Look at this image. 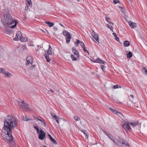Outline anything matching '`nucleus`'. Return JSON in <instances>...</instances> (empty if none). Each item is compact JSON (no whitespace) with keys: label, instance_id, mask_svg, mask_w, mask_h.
I'll return each mask as SVG.
<instances>
[{"label":"nucleus","instance_id":"nucleus-27","mask_svg":"<svg viewBox=\"0 0 147 147\" xmlns=\"http://www.w3.org/2000/svg\"><path fill=\"white\" fill-rule=\"evenodd\" d=\"M50 140L51 142H53L54 144H57V142L56 141H55V140L53 138H51V139H50Z\"/></svg>","mask_w":147,"mask_h":147},{"label":"nucleus","instance_id":"nucleus-17","mask_svg":"<svg viewBox=\"0 0 147 147\" xmlns=\"http://www.w3.org/2000/svg\"><path fill=\"white\" fill-rule=\"evenodd\" d=\"M13 24L15 23V24L10 26L11 28H15L17 26V24L18 23V22L15 20H13Z\"/></svg>","mask_w":147,"mask_h":147},{"label":"nucleus","instance_id":"nucleus-40","mask_svg":"<svg viewBox=\"0 0 147 147\" xmlns=\"http://www.w3.org/2000/svg\"><path fill=\"white\" fill-rule=\"evenodd\" d=\"M100 67L102 71H104L105 67V66H104V65H101Z\"/></svg>","mask_w":147,"mask_h":147},{"label":"nucleus","instance_id":"nucleus-61","mask_svg":"<svg viewBox=\"0 0 147 147\" xmlns=\"http://www.w3.org/2000/svg\"><path fill=\"white\" fill-rule=\"evenodd\" d=\"M26 2L28 1L31 2V0H26Z\"/></svg>","mask_w":147,"mask_h":147},{"label":"nucleus","instance_id":"nucleus-5","mask_svg":"<svg viewBox=\"0 0 147 147\" xmlns=\"http://www.w3.org/2000/svg\"><path fill=\"white\" fill-rule=\"evenodd\" d=\"M130 122L128 121L124 122V123L122 125V127L126 131H130L131 130V128L130 126Z\"/></svg>","mask_w":147,"mask_h":147},{"label":"nucleus","instance_id":"nucleus-33","mask_svg":"<svg viewBox=\"0 0 147 147\" xmlns=\"http://www.w3.org/2000/svg\"><path fill=\"white\" fill-rule=\"evenodd\" d=\"M74 119L76 121L80 120V118L76 116H74Z\"/></svg>","mask_w":147,"mask_h":147},{"label":"nucleus","instance_id":"nucleus-8","mask_svg":"<svg viewBox=\"0 0 147 147\" xmlns=\"http://www.w3.org/2000/svg\"><path fill=\"white\" fill-rule=\"evenodd\" d=\"M118 141L120 144L121 143L122 144L125 145L126 146H128L129 147V144L126 141H125L124 139L119 137L118 138Z\"/></svg>","mask_w":147,"mask_h":147},{"label":"nucleus","instance_id":"nucleus-16","mask_svg":"<svg viewBox=\"0 0 147 147\" xmlns=\"http://www.w3.org/2000/svg\"><path fill=\"white\" fill-rule=\"evenodd\" d=\"M142 71L144 74L147 75V69L145 67H142Z\"/></svg>","mask_w":147,"mask_h":147},{"label":"nucleus","instance_id":"nucleus-49","mask_svg":"<svg viewBox=\"0 0 147 147\" xmlns=\"http://www.w3.org/2000/svg\"><path fill=\"white\" fill-rule=\"evenodd\" d=\"M39 121H41L42 123H43V124H44V126L46 124L45 122L43 120H42L40 119V120Z\"/></svg>","mask_w":147,"mask_h":147},{"label":"nucleus","instance_id":"nucleus-42","mask_svg":"<svg viewBox=\"0 0 147 147\" xmlns=\"http://www.w3.org/2000/svg\"><path fill=\"white\" fill-rule=\"evenodd\" d=\"M83 49L84 50V52L85 53H87L89 54V52H88V51L87 49H86L85 47L84 48H83Z\"/></svg>","mask_w":147,"mask_h":147},{"label":"nucleus","instance_id":"nucleus-28","mask_svg":"<svg viewBox=\"0 0 147 147\" xmlns=\"http://www.w3.org/2000/svg\"><path fill=\"white\" fill-rule=\"evenodd\" d=\"M23 120L26 121H27L28 120H30V119H28L27 117L26 116V115H25L24 116H23Z\"/></svg>","mask_w":147,"mask_h":147},{"label":"nucleus","instance_id":"nucleus-9","mask_svg":"<svg viewBox=\"0 0 147 147\" xmlns=\"http://www.w3.org/2000/svg\"><path fill=\"white\" fill-rule=\"evenodd\" d=\"M91 35L98 42H99L98 34L92 30V32L91 33Z\"/></svg>","mask_w":147,"mask_h":147},{"label":"nucleus","instance_id":"nucleus-10","mask_svg":"<svg viewBox=\"0 0 147 147\" xmlns=\"http://www.w3.org/2000/svg\"><path fill=\"white\" fill-rule=\"evenodd\" d=\"M27 63L26 64V65L27 66L29 63L31 64L33 63V61L32 60V57L31 56H28L26 59Z\"/></svg>","mask_w":147,"mask_h":147},{"label":"nucleus","instance_id":"nucleus-20","mask_svg":"<svg viewBox=\"0 0 147 147\" xmlns=\"http://www.w3.org/2000/svg\"><path fill=\"white\" fill-rule=\"evenodd\" d=\"M100 60L101 59L100 58H98L94 60H91V61L94 63H100Z\"/></svg>","mask_w":147,"mask_h":147},{"label":"nucleus","instance_id":"nucleus-47","mask_svg":"<svg viewBox=\"0 0 147 147\" xmlns=\"http://www.w3.org/2000/svg\"><path fill=\"white\" fill-rule=\"evenodd\" d=\"M116 40L119 42V38L117 36L115 37Z\"/></svg>","mask_w":147,"mask_h":147},{"label":"nucleus","instance_id":"nucleus-44","mask_svg":"<svg viewBox=\"0 0 147 147\" xmlns=\"http://www.w3.org/2000/svg\"><path fill=\"white\" fill-rule=\"evenodd\" d=\"M105 20L109 22V21L110 20V18L109 17H106L105 18Z\"/></svg>","mask_w":147,"mask_h":147},{"label":"nucleus","instance_id":"nucleus-39","mask_svg":"<svg viewBox=\"0 0 147 147\" xmlns=\"http://www.w3.org/2000/svg\"><path fill=\"white\" fill-rule=\"evenodd\" d=\"M113 142L116 145H117V146H119L120 145L119 143L118 142H115V140H113Z\"/></svg>","mask_w":147,"mask_h":147},{"label":"nucleus","instance_id":"nucleus-51","mask_svg":"<svg viewBox=\"0 0 147 147\" xmlns=\"http://www.w3.org/2000/svg\"><path fill=\"white\" fill-rule=\"evenodd\" d=\"M109 24L111 25V26H113V23L112 22H108Z\"/></svg>","mask_w":147,"mask_h":147},{"label":"nucleus","instance_id":"nucleus-55","mask_svg":"<svg viewBox=\"0 0 147 147\" xmlns=\"http://www.w3.org/2000/svg\"><path fill=\"white\" fill-rule=\"evenodd\" d=\"M48 136L49 137L50 139H51V138H52V137H51V135L50 134H48Z\"/></svg>","mask_w":147,"mask_h":147},{"label":"nucleus","instance_id":"nucleus-32","mask_svg":"<svg viewBox=\"0 0 147 147\" xmlns=\"http://www.w3.org/2000/svg\"><path fill=\"white\" fill-rule=\"evenodd\" d=\"M107 26L113 32V27L112 26H110V25L107 24Z\"/></svg>","mask_w":147,"mask_h":147},{"label":"nucleus","instance_id":"nucleus-45","mask_svg":"<svg viewBox=\"0 0 147 147\" xmlns=\"http://www.w3.org/2000/svg\"><path fill=\"white\" fill-rule=\"evenodd\" d=\"M56 121H57V123H59V118L58 117H57V119H55Z\"/></svg>","mask_w":147,"mask_h":147},{"label":"nucleus","instance_id":"nucleus-12","mask_svg":"<svg viewBox=\"0 0 147 147\" xmlns=\"http://www.w3.org/2000/svg\"><path fill=\"white\" fill-rule=\"evenodd\" d=\"M129 25L131 28H134L137 27V24L131 21L129 22Z\"/></svg>","mask_w":147,"mask_h":147},{"label":"nucleus","instance_id":"nucleus-60","mask_svg":"<svg viewBox=\"0 0 147 147\" xmlns=\"http://www.w3.org/2000/svg\"><path fill=\"white\" fill-rule=\"evenodd\" d=\"M50 91H51V92L52 93H53L54 92V91L53 90H52L51 89H50Z\"/></svg>","mask_w":147,"mask_h":147},{"label":"nucleus","instance_id":"nucleus-14","mask_svg":"<svg viewBox=\"0 0 147 147\" xmlns=\"http://www.w3.org/2000/svg\"><path fill=\"white\" fill-rule=\"evenodd\" d=\"M52 48L51 47V46L50 45H49V49L48 50V51L47 52H46V54H47V55H50L52 54Z\"/></svg>","mask_w":147,"mask_h":147},{"label":"nucleus","instance_id":"nucleus-56","mask_svg":"<svg viewBox=\"0 0 147 147\" xmlns=\"http://www.w3.org/2000/svg\"><path fill=\"white\" fill-rule=\"evenodd\" d=\"M35 120H37V121H40V119L38 118H37V117H35Z\"/></svg>","mask_w":147,"mask_h":147},{"label":"nucleus","instance_id":"nucleus-15","mask_svg":"<svg viewBox=\"0 0 147 147\" xmlns=\"http://www.w3.org/2000/svg\"><path fill=\"white\" fill-rule=\"evenodd\" d=\"M49 55H48L47 54H46V52H45V57L46 59V61L47 62H49L51 60L50 59L49 57Z\"/></svg>","mask_w":147,"mask_h":147},{"label":"nucleus","instance_id":"nucleus-53","mask_svg":"<svg viewBox=\"0 0 147 147\" xmlns=\"http://www.w3.org/2000/svg\"><path fill=\"white\" fill-rule=\"evenodd\" d=\"M113 35L115 37L117 36V34L115 32H113Z\"/></svg>","mask_w":147,"mask_h":147},{"label":"nucleus","instance_id":"nucleus-43","mask_svg":"<svg viewBox=\"0 0 147 147\" xmlns=\"http://www.w3.org/2000/svg\"><path fill=\"white\" fill-rule=\"evenodd\" d=\"M81 45L83 48L85 47V44L83 42H81Z\"/></svg>","mask_w":147,"mask_h":147},{"label":"nucleus","instance_id":"nucleus-1","mask_svg":"<svg viewBox=\"0 0 147 147\" xmlns=\"http://www.w3.org/2000/svg\"><path fill=\"white\" fill-rule=\"evenodd\" d=\"M18 123L17 119L12 116H7L4 121L3 130L7 133V136L5 138L7 140L3 139L7 142L9 145V147H16L15 142L13 139L11 134V129L13 127H16Z\"/></svg>","mask_w":147,"mask_h":147},{"label":"nucleus","instance_id":"nucleus-57","mask_svg":"<svg viewBox=\"0 0 147 147\" xmlns=\"http://www.w3.org/2000/svg\"><path fill=\"white\" fill-rule=\"evenodd\" d=\"M75 44L76 45V46H78V43H77L76 41L75 42Z\"/></svg>","mask_w":147,"mask_h":147},{"label":"nucleus","instance_id":"nucleus-35","mask_svg":"<svg viewBox=\"0 0 147 147\" xmlns=\"http://www.w3.org/2000/svg\"><path fill=\"white\" fill-rule=\"evenodd\" d=\"M100 63H102L103 64L105 65L107 63L104 60L101 59Z\"/></svg>","mask_w":147,"mask_h":147},{"label":"nucleus","instance_id":"nucleus-11","mask_svg":"<svg viewBox=\"0 0 147 147\" xmlns=\"http://www.w3.org/2000/svg\"><path fill=\"white\" fill-rule=\"evenodd\" d=\"M72 49L74 54L76 55L78 58L79 57H80V55L78 50L76 49L75 47H73L72 48Z\"/></svg>","mask_w":147,"mask_h":147},{"label":"nucleus","instance_id":"nucleus-6","mask_svg":"<svg viewBox=\"0 0 147 147\" xmlns=\"http://www.w3.org/2000/svg\"><path fill=\"white\" fill-rule=\"evenodd\" d=\"M40 129L39 133L40 134L38 135V138L39 139L42 140L45 138L46 137V136L45 132L41 128Z\"/></svg>","mask_w":147,"mask_h":147},{"label":"nucleus","instance_id":"nucleus-26","mask_svg":"<svg viewBox=\"0 0 147 147\" xmlns=\"http://www.w3.org/2000/svg\"><path fill=\"white\" fill-rule=\"evenodd\" d=\"M7 136V134H6V133H5L4 132L2 133L1 134V136L3 138V139H5V140H7L5 138L6 136Z\"/></svg>","mask_w":147,"mask_h":147},{"label":"nucleus","instance_id":"nucleus-59","mask_svg":"<svg viewBox=\"0 0 147 147\" xmlns=\"http://www.w3.org/2000/svg\"><path fill=\"white\" fill-rule=\"evenodd\" d=\"M28 6L26 7H25V10H27L28 9Z\"/></svg>","mask_w":147,"mask_h":147},{"label":"nucleus","instance_id":"nucleus-18","mask_svg":"<svg viewBox=\"0 0 147 147\" xmlns=\"http://www.w3.org/2000/svg\"><path fill=\"white\" fill-rule=\"evenodd\" d=\"M44 22L47 24L50 27H51L53 25V22Z\"/></svg>","mask_w":147,"mask_h":147},{"label":"nucleus","instance_id":"nucleus-34","mask_svg":"<svg viewBox=\"0 0 147 147\" xmlns=\"http://www.w3.org/2000/svg\"><path fill=\"white\" fill-rule=\"evenodd\" d=\"M51 115L52 116V117H53V119H57V116L56 115H55V114H53V113H51Z\"/></svg>","mask_w":147,"mask_h":147},{"label":"nucleus","instance_id":"nucleus-23","mask_svg":"<svg viewBox=\"0 0 147 147\" xmlns=\"http://www.w3.org/2000/svg\"><path fill=\"white\" fill-rule=\"evenodd\" d=\"M130 124L131 125V126L133 127H134L137 125V123L134 122L130 123Z\"/></svg>","mask_w":147,"mask_h":147},{"label":"nucleus","instance_id":"nucleus-22","mask_svg":"<svg viewBox=\"0 0 147 147\" xmlns=\"http://www.w3.org/2000/svg\"><path fill=\"white\" fill-rule=\"evenodd\" d=\"M81 131L86 135L85 138H88V135H87L86 133L87 131L86 130L82 129Z\"/></svg>","mask_w":147,"mask_h":147},{"label":"nucleus","instance_id":"nucleus-2","mask_svg":"<svg viewBox=\"0 0 147 147\" xmlns=\"http://www.w3.org/2000/svg\"><path fill=\"white\" fill-rule=\"evenodd\" d=\"M1 21L4 26H6L13 24L12 17L9 13H3L1 17Z\"/></svg>","mask_w":147,"mask_h":147},{"label":"nucleus","instance_id":"nucleus-3","mask_svg":"<svg viewBox=\"0 0 147 147\" xmlns=\"http://www.w3.org/2000/svg\"><path fill=\"white\" fill-rule=\"evenodd\" d=\"M20 108L22 109L24 111H26L28 110L30 111L31 110L29 108V106L24 101L18 102Z\"/></svg>","mask_w":147,"mask_h":147},{"label":"nucleus","instance_id":"nucleus-21","mask_svg":"<svg viewBox=\"0 0 147 147\" xmlns=\"http://www.w3.org/2000/svg\"><path fill=\"white\" fill-rule=\"evenodd\" d=\"M127 57L128 58H131L132 56V54L131 52H129L127 54Z\"/></svg>","mask_w":147,"mask_h":147},{"label":"nucleus","instance_id":"nucleus-25","mask_svg":"<svg viewBox=\"0 0 147 147\" xmlns=\"http://www.w3.org/2000/svg\"><path fill=\"white\" fill-rule=\"evenodd\" d=\"M34 128L36 130L37 133H39V130L38 125H34Z\"/></svg>","mask_w":147,"mask_h":147},{"label":"nucleus","instance_id":"nucleus-31","mask_svg":"<svg viewBox=\"0 0 147 147\" xmlns=\"http://www.w3.org/2000/svg\"><path fill=\"white\" fill-rule=\"evenodd\" d=\"M119 7L121 8V10L123 13H125L126 12L125 10L123 7L121 6H119Z\"/></svg>","mask_w":147,"mask_h":147},{"label":"nucleus","instance_id":"nucleus-63","mask_svg":"<svg viewBox=\"0 0 147 147\" xmlns=\"http://www.w3.org/2000/svg\"><path fill=\"white\" fill-rule=\"evenodd\" d=\"M129 1H130V2L131 3H132V2L133 1V0H129Z\"/></svg>","mask_w":147,"mask_h":147},{"label":"nucleus","instance_id":"nucleus-30","mask_svg":"<svg viewBox=\"0 0 147 147\" xmlns=\"http://www.w3.org/2000/svg\"><path fill=\"white\" fill-rule=\"evenodd\" d=\"M5 71L4 69L3 68H1L0 69V73H2L4 74Z\"/></svg>","mask_w":147,"mask_h":147},{"label":"nucleus","instance_id":"nucleus-62","mask_svg":"<svg viewBox=\"0 0 147 147\" xmlns=\"http://www.w3.org/2000/svg\"><path fill=\"white\" fill-rule=\"evenodd\" d=\"M130 96L133 98L134 97V96L132 95H130Z\"/></svg>","mask_w":147,"mask_h":147},{"label":"nucleus","instance_id":"nucleus-48","mask_svg":"<svg viewBox=\"0 0 147 147\" xmlns=\"http://www.w3.org/2000/svg\"><path fill=\"white\" fill-rule=\"evenodd\" d=\"M113 88H114V89H116V88H119V87H118V85H114V86H113Z\"/></svg>","mask_w":147,"mask_h":147},{"label":"nucleus","instance_id":"nucleus-19","mask_svg":"<svg viewBox=\"0 0 147 147\" xmlns=\"http://www.w3.org/2000/svg\"><path fill=\"white\" fill-rule=\"evenodd\" d=\"M124 45L125 47H128L130 45V43L128 41L126 40L124 42Z\"/></svg>","mask_w":147,"mask_h":147},{"label":"nucleus","instance_id":"nucleus-29","mask_svg":"<svg viewBox=\"0 0 147 147\" xmlns=\"http://www.w3.org/2000/svg\"><path fill=\"white\" fill-rule=\"evenodd\" d=\"M22 41H23V42H26L28 40V39L27 38H25V37H22V39L21 40Z\"/></svg>","mask_w":147,"mask_h":147},{"label":"nucleus","instance_id":"nucleus-54","mask_svg":"<svg viewBox=\"0 0 147 147\" xmlns=\"http://www.w3.org/2000/svg\"><path fill=\"white\" fill-rule=\"evenodd\" d=\"M76 41L77 42V43H78V44L80 43H81V42H82L81 41L78 40V39H76Z\"/></svg>","mask_w":147,"mask_h":147},{"label":"nucleus","instance_id":"nucleus-4","mask_svg":"<svg viewBox=\"0 0 147 147\" xmlns=\"http://www.w3.org/2000/svg\"><path fill=\"white\" fill-rule=\"evenodd\" d=\"M63 35L65 37L66 42L67 43L69 42L71 37V35L69 32L64 30L63 32Z\"/></svg>","mask_w":147,"mask_h":147},{"label":"nucleus","instance_id":"nucleus-52","mask_svg":"<svg viewBox=\"0 0 147 147\" xmlns=\"http://www.w3.org/2000/svg\"><path fill=\"white\" fill-rule=\"evenodd\" d=\"M109 109L111 111L113 112L115 110V109H112L111 108H109Z\"/></svg>","mask_w":147,"mask_h":147},{"label":"nucleus","instance_id":"nucleus-24","mask_svg":"<svg viewBox=\"0 0 147 147\" xmlns=\"http://www.w3.org/2000/svg\"><path fill=\"white\" fill-rule=\"evenodd\" d=\"M4 74L7 75V77L9 78L10 77V76H11V74L8 71L5 72Z\"/></svg>","mask_w":147,"mask_h":147},{"label":"nucleus","instance_id":"nucleus-7","mask_svg":"<svg viewBox=\"0 0 147 147\" xmlns=\"http://www.w3.org/2000/svg\"><path fill=\"white\" fill-rule=\"evenodd\" d=\"M22 35L21 32L20 31H18L16 34V37L14 38L13 40L14 41L21 40L22 39Z\"/></svg>","mask_w":147,"mask_h":147},{"label":"nucleus","instance_id":"nucleus-13","mask_svg":"<svg viewBox=\"0 0 147 147\" xmlns=\"http://www.w3.org/2000/svg\"><path fill=\"white\" fill-rule=\"evenodd\" d=\"M102 131L110 139L113 141V140H114L113 138V136L111 135L108 134L104 130L102 129Z\"/></svg>","mask_w":147,"mask_h":147},{"label":"nucleus","instance_id":"nucleus-58","mask_svg":"<svg viewBox=\"0 0 147 147\" xmlns=\"http://www.w3.org/2000/svg\"><path fill=\"white\" fill-rule=\"evenodd\" d=\"M59 24L61 26H62V27L64 28V26H63L61 24V23H60Z\"/></svg>","mask_w":147,"mask_h":147},{"label":"nucleus","instance_id":"nucleus-37","mask_svg":"<svg viewBox=\"0 0 147 147\" xmlns=\"http://www.w3.org/2000/svg\"><path fill=\"white\" fill-rule=\"evenodd\" d=\"M71 57L73 61L76 60V58L74 57L73 55L72 54L71 55Z\"/></svg>","mask_w":147,"mask_h":147},{"label":"nucleus","instance_id":"nucleus-64","mask_svg":"<svg viewBox=\"0 0 147 147\" xmlns=\"http://www.w3.org/2000/svg\"><path fill=\"white\" fill-rule=\"evenodd\" d=\"M118 87H119V88H121V87L120 86H119L118 85Z\"/></svg>","mask_w":147,"mask_h":147},{"label":"nucleus","instance_id":"nucleus-46","mask_svg":"<svg viewBox=\"0 0 147 147\" xmlns=\"http://www.w3.org/2000/svg\"><path fill=\"white\" fill-rule=\"evenodd\" d=\"M56 121H57V123H59V118L58 117H57V119H55Z\"/></svg>","mask_w":147,"mask_h":147},{"label":"nucleus","instance_id":"nucleus-41","mask_svg":"<svg viewBox=\"0 0 147 147\" xmlns=\"http://www.w3.org/2000/svg\"><path fill=\"white\" fill-rule=\"evenodd\" d=\"M27 3H28L29 6L30 7H31L32 6V2L31 1V2H30V1L27 2Z\"/></svg>","mask_w":147,"mask_h":147},{"label":"nucleus","instance_id":"nucleus-50","mask_svg":"<svg viewBox=\"0 0 147 147\" xmlns=\"http://www.w3.org/2000/svg\"><path fill=\"white\" fill-rule=\"evenodd\" d=\"M118 111H117L116 110H115L113 112V113L115 114H117V113L118 112Z\"/></svg>","mask_w":147,"mask_h":147},{"label":"nucleus","instance_id":"nucleus-38","mask_svg":"<svg viewBox=\"0 0 147 147\" xmlns=\"http://www.w3.org/2000/svg\"><path fill=\"white\" fill-rule=\"evenodd\" d=\"M120 1L118 0H113V2L114 4H116L118 3H119Z\"/></svg>","mask_w":147,"mask_h":147},{"label":"nucleus","instance_id":"nucleus-36","mask_svg":"<svg viewBox=\"0 0 147 147\" xmlns=\"http://www.w3.org/2000/svg\"><path fill=\"white\" fill-rule=\"evenodd\" d=\"M117 115H118L119 117H120L121 118L123 116L122 114L120 112H118L117 113Z\"/></svg>","mask_w":147,"mask_h":147}]
</instances>
